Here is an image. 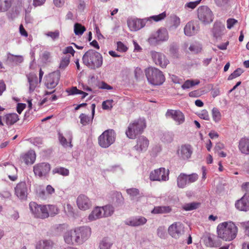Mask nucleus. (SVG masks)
Instances as JSON below:
<instances>
[{"label": "nucleus", "mask_w": 249, "mask_h": 249, "mask_svg": "<svg viewBox=\"0 0 249 249\" xmlns=\"http://www.w3.org/2000/svg\"><path fill=\"white\" fill-rule=\"evenodd\" d=\"M52 173L53 174H58L63 176H67L69 174V171L65 168L58 167L54 168L52 171Z\"/></svg>", "instance_id": "obj_45"}, {"label": "nucleus", "mask_w": 249, "mask_h": 249, "mask_svg": "<svg viewBox=\"0 0 249 249\" xmlns=\"http://www.w3.org/2000/svg\"><path fill=\"white\" fill-rule=\"evenodd\" d=\"M77 236L75 229L66 231L64 234V239L66 243L69 245H77Z\"/></svg>", "instance_id": "obj_28"}, {"label": "nucleus", "mask_w": 249, "mask_h": 249, "mask_svg": "<svg viewBox=\"0 0 249 249\" xmlns=\"http://www.w3.org/2000/svg\"><path fill=\"white\" fill-rule=\"evenodd\" d=\"M104 217L101 207H95L89 214L88 219L91 222Z\"/></svg>", "instance_id": "obj_31"}, {"label": "nucleus", "mask_w": 249, "mask_h": 249, "mask_svg": "<svg viewBox=\"0 0 249 249\" xmlns=\"http://www.w3.org/2000/svg\"><path fill=\"white\" fill-rule=\"evenodd\" d=\"M36 159V155L35 152L33 150L22 154L20 157V159L27 165L33 164Z\"/></svg>", "instance_id": "obj_27"}, {"label": "nucleus", "mask_w": 249, "mask_h": 249, "mask_svg": "<svg viewBox=\"0 0 249 249\" xmlns=\"http://www.w3.org/2000/svg\"><path fill=\"white\" fill-rule=\"evenodd\" d=\"M199 30V25L194 21L188 22L184 28V32L186 36H191L196 34Z\"/></svg>", "instance_id": "obj_22"}, {"label": "nucleus", "mask_w": 249, "mask_h": 249, "mask_svg": "<svg viewBox=\"0 0 249 249\" xmlns=\"http://www.w3.org/2000/svg\"><path fill=\"white\" fill-rule=\"evenodd\" d=\"M239 151L244 155H249V137L244 136L240 138L238 142Z\"/></svg>", "instance_id": "obj_25"}, {"label": "nucleus", "mask_w": 249, "mask_h": 249, "mask_svg": "<svg viewBox=\"0 0 249 249\" xmlns=\"http://www.w3.org/2000/svg\"><path fill=\"white\" fill-rule=\"evenodd\" d=\"M149 144L148 139L142 136L137 139V144L134 146V149L139 152H144L147 149Z\"/></svg>", "instance_id": "obj_24"}, {"label": "nucleus", "mask_w": 249, "mask_h": 249, "mask_svg": "<svg viewBox=\"0 0 249 249\" xmlns=\"http://www.w3.org/2000/svg\"><path fill=\"white\" fill-rule=\"evenodd\" d=\"M60 76L59 71H56L48 74L46 77L45 85L47 89H54L58 84Z\"/></svg>", "instance_id": "obj_16"}, {"label": "nucleus", "mask_w": 249, "mask_h": 249, "mask_svg": "<svg viewBox=\"0 0 249 249\" xmlns=\"http://www.w3.org/2000/svg\"><path fill=\"white\" fill-rule=\"evenodd\" d=\"M53 243L49 240H42L38 241L36 245V249H51Z\"/></svg>", "instance_id": "obj_33"}, {"label": "nucleus", "mask_w": 249, "mask_h": 249, "mask_svg": "<svg viewBox=\"0 0 249 249\" xmlns=\"http://www.w3.org/2000/svg\"><path fill=\"white\" fill-rule=\"evenodd\" d=\"M199 83V81L196 80L195 81L193 80H186L184 83L181 86L182 89H189L195 85H198Z\"/></svg>", "instance_id": "obj_49"}, {"label": "nucleus", "mask_w": 249, "mask_h": 249, "mask_svg": "<svg viewBox=\"0 0 249 249\" xmlns=\"http://www.w3.org/2000/svg\"><path fill=\"white\" fill-rule=\"evenodd\" d=\"M166 16L165 12H164L158 15L153 16L149 18L143 19H138L134 18H128L127 21L128 27L131 31H137L143 28L146 23L151 19L157 22L163 19Z\"/></svg>", "instance_id": "obj_3"}, {"label": "nucleus", "mask_w": 249, "mask_h": 249, "mask_svg": "<svg viewBox=\"0 0 249 249\" xmlns=\"http://www.w3.org/2000/svg\"><path fill=\"white\" fill-rule=\"evenodd\" d=\"M115 137V133L114 130H107L98 137V143L102 148H108L114 142Z\"/></svg>", "instance_id": "obj_7"}, {"label": "nucleus", "mask_w": 249, "mask_h": 249, "mask_svg": "<svg viewBox=\"0 0 249 249\" xmlns=\"http://www.w3.org/2000/svg\"><path fill=\"white\" fill-rule=\"evenodd\" d=\"M238 22L237 20L230 18L227 20V27L228 29H231Z\"/></svg>", "instance_id": "obj_57"}, {"label": "nucleus", "mask_w": 249, "mask_h": 249, "mask_svg": "<svg viewBox=\"0 0 249 249\" xmlns=\"http://www.w3.org/2000/svg\"><path fill=\"white\" fill-rule=\"evenodd\" d=\"M183 225L179 222L171 224L168 229L169 234L175 239H178L184 233Z\"/></svg>", "instance_id": "obj_12"}, {"label": "nucleus", "mask_w": 249, "mask_h": 249, "mask_svg": "<svg viewBox=\"0 0 249 249\" xmlns=\"http://www.w3.org/2000/svg\"><path fill=\"white\" fill-rule=\"evenodd\" d=\"M64 210L68 216H73L74 215V210L70 204H67L66 206L64 207Z\"/></svg>", "instance_id": "obj_55"}, {"label": "nucleus", "mask_w": 249, "mask_h": 249, "mask_svg": "<svg viewBox=\"0 0 249 249\" xmlns=\"http://www.w3.org/2000/svg\"><path fill=\"white\" fill-rule=\"evenodd\" d=\"M235 207L241 211L247 212L249 210V199L244 196L240 199L237 200L235 204Z\"/></svg>", "instance_id": "obj_30"}, {"label": "nucleus", "mask_w": 249, "mask_h": 249, "mask_svg": "<svg viewBox=\"0 0 249 249\" xmlns=\"http://www.w3.org/2000/svg\"><path fill=\"white\" fill-rule=\"evenodd\" d=\"M22 55H16L10 53L7 54V61L13 65H17L23 61Z\"/></svg>", "instance_id": "obj_34"}, {"label": "nucleus", "mask_w": 249, "mask_h": 249, "mask_svg": "<svg viewBox=\"0 0 249 249\" xmlns=\"http://www.w3.org/2000/svg\"><path fill=\"white\" fill-rule=\"evenodd\" d=\"M243 73V71L241 69H237L228 77L229 80H232L238 76H239Z\"/></svg>", "instance_id": "obj_54"}, {"label": "nucleus", "mask_w": 249, "mask_h": 249, "mask_svg": "<svg viewBox=\"0 0 249 249\" xmlns=\"http://www.w3.org/2000/svg\"><path fill=\"white\" fill-rule=\"evenodd\" d=\"M146 126V121L144 118L135 120L129 124L125 134L128 138L134 139L138 135L143 132Z\"/></svg>", "instance_id": "obj_4"}, {"label": "nucleus", "mask_w": 249, "mask_h": 249, "mask_svg": "<svg viewBox=\"0 0 249 249\" xmlns=\"http://www.w3.org/2000/svg\"><path fill=\"white\" fill-rule=\"evenodd\" d=\"M201 0H198L195 1L187 2L185 4V9H194L200 2Z\"/></svg>", "instance_id": "obj_53"}, {"label": "nucleus", "mask_w": 249, "mask_h": 249, "mask_svg": "<svg viewBox=\"0 0 249 249\" xmlns=\"http://www.w3.org/2000/svg\"><path fill=\"white\" fill-rule=\"evenodd\" d=\"M82 60L85 65L92 70L101 67L103 61L101 54L91 49L85 53Z\"/></svg>", "instance_id": "obj_2"}, {"label": "nucleus", "mask_w": 249, "mask_h": 249, "mask_svg": "<svg viewBox=\"0 0 249 249\" xmlns=\"http://www.w3.org/2000/svg\"><path fill=\"white\" fill-rule=\"evenodd\" d=\"M112 100H108L104 101L102 103V107L104 109H110L112 107Z\"/></svg>", "instance_id": "obj_60"}, {"label": "nucleus", "mask_w": 249, "mask_h": 249, "mask_svg": "<svg viewBox=\"0 0 249 249\" xmlns=\"http://www.w3.org/2000/svg\"><path fill=\"white\" fill-rule=\"evenodd\" d=\"M199 205L200 204L198 203L192 202L185 204L183 208L186 211H191L197 208Z\"/></svg>", "instance_id": "obj_52"}, {"label": "nucleus", "mask_w": 249, "mask_h": 249, "mask_svg": "<svg viewBox=\"0 0 249 249\" xmlns=\"http://www.w3.org/2000/svg\"><path fill=\"white\" fill-rule=\"evenodd\" d=\"M193 153V149L190 144H184L179 147L177 154L181 160H186L190 159Z\"/></svg>", "instance_id": "obj_20"}, {"label": "nucleus", "mask_w": 249, "mask_h": 249, "mask_svg": "<svg viewBox=\"0 0 249 249\" xmlns=\"http://www.w3.org/2000/svg\"><path fill=\"white\" fill-rule=\"evenodd\" d=\"M145 75L148 82L153 85H160L165 81V77L159 69L150 67L145 70Z\"/></svg>", "instance_id": "obj_5"}, {"label": "nucleus", "mask_w": 249, "mask_h": 249, "mask_svg": "<svg viewBox=\"0 0 249 249\" xmlns=\"http://www.w3.org/2000/svg\"><path fill=\"white\" fill-rule=\"evenodd\" d=\"M212 115L213 120L215 123H219L221 121L222 115L217 108L213 107L212 109Z\"/></svg>", "instance_id": "obj_43"}, {"label": "nucleus", "mask_w": 249, "mask_h": 249, "mask_svg": "<svg viewBox=\"0 0 249 249\" xmlns=\"http://www.w3.org/2000/svg\"><path fill=\"white\" fill-rule=\"evenodd\" d=\"M94 116L91 115V117L89 116L88 115L82 113L79 116L80 119V123L83 125H86L92 122Z\"/></svg>", "instance_id": "obj_42"}, {"label": "nucleus", "mask_w": 249, "mask_h": 249, "mask_svg": "<svg viewBox=\"0 0 249 249\" xmlns=\"http://www.w3.org/2000/svg\"><path fill=\"white\" fill-rule=\"evenodd\" d=\"M112 245V243L110 239L108 237H105L100 241L99 243L100 249H110Z\"/></svg>", "instance_id": "obj_40"}, {"label": "nucleus", "mask_w": 249, "mask_h": 249, "mask_svg": "<svg viewBox=\"0 0 249 249\" xmlns=\"http://www.w3.org/2000/svg\"><path fill=\"white\" fill-rule=\"evenodd\" d=\"M6 123L7 125H12L16 123L18 120L19 117L16 113L8 114L5 116Z\"/></svg>", "instance_id": "obj_37"}, {"label": "nucleus", "mask_w": 249, "mask_h": 249, "mask_svg": "<svg viewBox=\"0 0 249 249\" xmlns=\"http://www.w3.org/2000/svg\"><path fill=\"white\" fill-rule=\"evenodd\" d=\"M126 191L132 200H135L136 199V201L137 202L142 198V197L140 196V191L137 188H132L127 189Z\"/></svg>", "instance_id": "obj_35"}, {"label": "nucleus", "mask_w": 249, "mask_h": 249, "mask_svg": "<svg viewBox=\"0 0 249 249\" xmlns=\"http://www.w3.org/2000/svg\"><path fill=\"white\" fill-rule=\"evenodd\" d=\"M47 206L49 216H53L58 213L59 209L56 206L53 205H47Z\"/></svg>", "instance_id": "obj_47"}, {"label": "nucleus", "mask_w": 249, "mask_h": 249, "mask_svg": "<svg viewBox=\"0 0 249 249\" xmlns=\"http://www.w3.org/2000/svg\"><path fill=\"white\" fill-rule=\"evenodd\" d=\"M47 205H39L35 202L29 203L30 210L32 215L36 218L45 219L49 217Z\"/></svg>", "instance_id": "obj_6"}, {"label": "nucleus", "mask_w": 249, "mask_h": 249, "mask_svg": "<svg viewBox=\"0 0 249 249\" xmlns=\"http://www.w3.org/2000/svg\"><path fill=\"white\" fill-rule=\"evenodd\" d=\"M171 211L169 206H158L155 207L151 211L152 213H168Z\"/></svg>", "instance_id": "obj_39"}, {"label": "nucleus", "mask_w": 249, "mask_h": 249, "mask_svg": "<svg viewBox=\"0 0 249 249\" xmlns=\"http://www.w3.org/2000/svg\"><path fill=\"white\" fill-rule=\"evenodd\" d=\"M216 232L219 238L225 241L230 242L236 238L238 228L231 221L224 222L218 225Z\"/></svg>", "instance_id": "obj_1"}, {"label": "nucleus", "mask_w": 249, "mask_h": 249, "mask_svg": "<svg viewBox=\"0 0 249 249\" xmlns=\"http://www.w3.org/2000/svg\"><path fill=\"white\" fill-rule=\"evenodd\" d=\"M242 190L245 192L246 197L249 198V182H246L242 185Z\"/></svg>", "instance_id": "obj_63"}, {"label": "nucleus", "mask_w": 249, "mask_h": 249, "mask_svg": "<svg viewBox=\"0 0 249 249\" xmlns=\"http://www.w3.org/2000/svg\"><path fill=\"white\" fill-rule=\"evenodd\" d=\"M70 55H67L62 57L59 65V68L61 69H64L70 63Z\"/></svg>", "instance_id": "obj_50"}, {"label": "nucleus", "mask_w": 249, "mask_h": 249, "mask_svg": "<svg viewBox=\"0 0 249 249\" xmlns=\"http://www.w3.org/2000/svg\"><path fill=\"white\" fill-rule=\"evenodd\" d=\"M32 7L31 5H29L27 8H25V20L27 23H32L33 21V18L30 16L29 13L31 12Z\"/></svg>", "instance_id": "obj_48"}, {"label": "nucleus", "mask_w": 249, "mask_h": 249, "mask_svg": "<svg viewBox=\"0 0 249 249\" xmlns=\"http://www.w3.org/2000/svg\"><path fill=\"white\" fill-rule=\"evenodd\" d=\"M51 165L47 162L36 164L33 167V171L36 176L41 178L46 177L50 172Z\"/></svg>", "instance_id": "obj_14"}, {"label": "nucleus", "mask_w": 249, "mask_h": 249, "mask_svg": "<svg viewBox=\"0 0 249 249\" xmlns=\"http://www.w3.org/2000/svg\"><path fill=\"white\" fill-rule=\"evenodd\" d=\"M225 26L224 25H219L214 24L213 28V34L215 37L217 38L222 35V32L225 30Z\"/></svg>", "instance_id": "obj_41"}, {"label": "nucleus", "mask_w": 249, "mask_h": 249, "mask_svg": "<svg viewBox=\"0 0 249 249\" xmlns=\"http://www.w3.org/2000/svg\"><path fill=\"white\" fill-rule=\"evenodd\" d=\"M76 204L78 208L82 211L89 209L92 206V202L86 195L81 194L77 198Z\"/></svg>", "instance_id": "obj_19"}, {"label": "nucleus", "mask_w": 249, "mask_h": 249, "mask_svg": "<svg viewBox=\"0 0 249 249\" xmlns=\"http://www.w3.org/2000/svg\"><path fill=\"white\" fill-rule=\"evenodd\" d=\"M47 36L50 37L54 41L59 37L60 32L58 30H55L54 32H48L45 34Z\"/></svg>", "instance_id": "obj_51"}, {"label": "nucleus", "mask_w": 249, "mask_h": 249, "mask_svg": "<svg viewBox=\"0 0 249 249\" xmlns=\"http://www.w3.org/2000/svg\"><path fill=\"white\" fill-rule=\"evenodd\" d=\"M14 0H0V13L8 11L12 7Z\"/></svg>", "instance_id": "obj_36"}, {"label": "nucleus", "mask_w": 249, "mask_h": 249, "mask_svg": "<svg viewBox=\"0 0 249 249\" xmlns=\"http://www.w3.org/2000/svg\"><path fill=\"white\" fill-rule=\"evenodd\" d=\"M75 229V232L77 236V245L83 244L90 237L91 234V229L89 226H81L76 227Z\"/></svg>", "instance_id": "obj_8"}, {"label": "nucleus", "mask_w": 249, "mask_h": 249, "mask_svg": "<svg viewBox=\"0 0 249 249\" xmlns=\"http://www.w3.org/2000/svg\"><path fill=\"white\" fill-rule=\"evenodd\" d=\"M158 236L160 238H165V229L164 226L158 227L157 231Z\"/></svg>", "instance_id": "obj_56"}, {"label": "nucleus", "mask_w": 249, "mask_h": 249, "mask_svg": "<svg viewBox=\"0 0 249 249\" xmlns=\"http://www.w3.org/2000/svg\"><path fill=\"white\" fill-rule=\"evenodd\" d=\"M198 178V176L196 173L187 175L181 173L177 179V186L179 188H184L187 185L196 181Z\"/></svg>", "instance_id": "obj_10"}, {"label": "nucleus", "mask_w": 249, "mask_h": 249, "mask_svg": "<svg viewBox=\"0 0 249 249\" xmlns=\"http://www.w3.org/2000/svg\"><path fill=\"white\" fill-rule=\"evenodd\" d=\"M169 171L165 168H160L151 172L149 178L151 181H165L169 179Z\"/></svg>", "instance_id": "obj_11"}, {"label": "nucleus", "mask_w": 249, "mask_h": 249, "mask_svg": "<svg viewBox=\"0 0 249 249\" xmlns=\"http://www.w3.org/2000/svg\"><path fill=\"white\" fill-rule=\"evenodd\" d=\"M147 222V219L142 216H138L126 219L125 224L132 227H138L143 225Z\"/></svg>", "instance_id": "obj_26"}, {"label": "nucleus", "mask_w": 249, "mask_h": 249, "mask_svg": "<svg viewBox=\"0 0 249 249\" xmlns=\"http://www.w3.org/2000/svg\"><path fill=\"white\" fill-rule=\"evenodd\" d=\"M218 236L208 233L203 237L204 245L209 248H217L221 246V242Z\"/></svg>", "instance_id": "obj_18"}, {"label": "nucleus", "mask_w": 249, "mask_h": 249, "mask_svg": "<svg viewBox=\"0 0 249 249\" xmlns=\"http://www.w3.org/2000/svg\"><path fill=\"white\" fill-rule=\"evenodd\" d=\"M197 12V18L203 23L206 24L213 21V13L207 6H199Z\"/></svg>", "instance_id": "obj_9"}, {"label": "nucleus", "mask_w": 249, "mask_h": 249, "mask_svg": "<svg viewBox=\"0 0 249 249\" xmlns=\"http://www.w3.org/2000/svg\"><path fill=\"white\" fill-rule=\"evenodd\" d=\"M85 31V27L81 24L76 23L74 24V32L76 35H82Z\"/></svg>", "instance_id": "obj_46"}, {"label": "nucleus", "mask_w": 249, "mask_h": 249, "mask_svg": "<svg viewBox=\"0 0 249 249\" xmlns=\"http://www.w3.org/2000/svg\"><path fill=\"white\" fill-rule=\"evenodd\" d=\"M63 53L65 54H68V53H70L72 56H73L74 54V53H75V51L73 49L72 47L69 46L66 47L63 50Z\"/></svg>", "instance_id": "obj_64"}, {"label": "nucleus", "mask_w": 249, "mask_h": 249, "mask_svg": "<svg viewBox=\"0 0 249 249\" xmlns=\"http://www.w3.org/2000/svg\"><path fill=\"white\" fill-rule=\"evenodd\" d=\"M16 195L20 199L26 198L28 194V189L26 183L21 181L18 183L15 188Z\"/></svg>", "instance_id": "obj_21"}, {"label": "nucleus", "mask_w": 249, "mask_h": 249, "mask_svg": "<svg viewBox=\"0 0 249 249\" xmlns=\"http://www.w3.org/2000/svg\"><path fill=\"white\" fill-rule=\"evenodd\" d=\"M27 77L29 83V91L30 93H32L39 87L40 82L35 73H30L27 75Z\"/></svg>", "instance_id": "obj_23"}, {"label": "nucleus", "mask_w": 249, "mask_h": 249, "mask_svg": "<svg viewBox=\"0 0 249 249\" xmlns=\"http://www.w3.org/2000/svg\"><path fill=\"white\" fill-rule=\"evenodd\" d=\"M127 47L122 42L118 41L117 43V50L120 52H125L127 50Z\"/></svg>", "instance_id": "obj_58"}, {"label": "nucleus", "mask_w": 249, "mask_h": 249, "mask_svg": "<svg viewBox=\"0 0 249 249\" xmlns=\"http://www.w3.org/2000/svg\"><path fill=\"white\" fill-rule=\"evenodd\" d=\"M168 38L167 30L165 28H160L149 38L148 41L152 44L155 42L166 41Z\"/></svg>", "instance_id": "obj_15"}, {"label": "nucleus", "mask_w": 249, "mask_h": 249, "mask_svg": "<svg viewBox=\"0 0 249 249\" xmlns=\"http://www.w3.org/2000/svg\"><path fill=\"white\" fill-rule=\"evenodd\" d=\"M241 225L245 231V235L249 236V221L242 222Z\"/></svg>", "instance_id": "obj_61"}, {"label": "nucleus", "mask_w": 249, "mask_h": 249, "mask_svg": "<svg viewBox=\"0 0 249 249\" xmlns=\"http://www.w3.org/2000/svg\"><path fill=\"white\" fill-rule=\"evenodd\" d=\"M66 136L67 138L65 137H64L62 134L60 133L58 134V139L61 144L64 147H67L69 146L70 147H72V133L71 132L69 131L66 133Z\"/></svg>", "instance_id": "obj_29"}, {"label": "nucleus", "mask_w": 249, "mask_h": 249, "mask_svg": "<svg viewBox=\"0 0 249 249\" xmlns=\"http://www.w3.org/2000/svg\"><path fill=\"white\" fill-rule=\"evenodd\" d=\"M104 217H107L113 214L114 212V207L111 205H107L101 207Z\"/></svg>", "instance_id": "obj_38"}, {"label": "nucleus", "mask_w": 249, "mask_h": 249, "mask_svg": "<svg viewBox=\"0 0 249 249\" xmlns=\"http://www.w3.org/2000/svg\"><path fill=\"white\" fill-rule=\"evenodd\" d=\"M171 18L173 26H175V28L178 27L180 23V19L176 15H174L172 16Z\"/></svg>", "instance_id": "obj_62"}, {"label": "nucleus", "mask_w": 249, "mask_h": 249, "mask_svg": "<svg viewBox=\"0 0 249 249\" xmlns=\"http://www.w3.org/2000/svg\"><path fill=\"white\" fill-rule=\"evenodd\" d=\"M165 115L167 118L172 119L177 124H181L185 121L183 113L179 110L168 109Z\"/></svg>", "instance_id": "obj_17"}, {"label": "nucleus", "mask_w": 249, "mask_h": 249, "mask_svg": "<svg viewBox=\"0 0 249 249\" xmlns=\"http://www.w3.org/2000/svg\"><path fill=\"white\" fill-rule=\"evenodd\" d=\"M7 167L5 168V171L8 176L9 179L12 181H15L17 179V169L16 167L12 164L6 163Z\"/></svg>", "instance_id": "obj_32"}, {"label": "nucleus", "mask_w": 249, "mask_h": 249, "mask_svg": "<svg viewBox=\"0 0 249 249\" xmlns=\"http://www.w3.org/2000/svg\"><path fill=\"white\" fill-rule=\"evenodd\" d=\"M189 50L193 53H198L202 51V45L198 42H194L190 45Z\"/></svg>", "instance_id": "obj_44"}, {"label": "nucleus", "mask_w": 249, "mask_h": 249, "mask_svg": "<svg viewBox=\"0 0 249 249\" xmlns=\"http://www.w3.org/2000/svg\"><path fill=\"white\" fill-rule=\"evenodd\" d=\"M198 115L200 118L203 120L206 121H209L210 120V116L208 112L205 109L201 110Z\"/></svg>", "instance_id": "obj_59"}, {"label": "nucleus", "mask_w": 249, "mask_h": 249, "mask_svg": "<svg viewBox=\"0 0 249 249\" xmlns=\"http://www.w3.org/2000/svg\"><path fill=\"white\" fill-rule=\"evenodd\" d=\"M150 54L154 63L162 68H166L169 61L162 53L156 51H151Z\"/></svg>", "instance_id": "obj_13"}]
</instances>
